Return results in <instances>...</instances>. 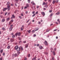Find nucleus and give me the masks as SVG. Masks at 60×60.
Returning a JSON list of instances; mask_svg holds the SVG:
<instances>
[{
    "label": "nucleus",
    "instance_id": "obj_1",
    "mask_svg": "<svg viewBox=\"0 0 60 60\" xmlns=\"http://www.w3.org/2000/svg\"><path fill=\"white\" fill-rule=\"evenodd\" d=\"M20 48L18 46H16L15 47V49H16L17 51H20Z\"/></svg>",
    "mask_w": 60,
    "mask_h": 60
},
{
    "label": "nucleus",
    "instance_id": "obj_2",
    "mask_svg": "<svg viewBox=\"0 0 60 60\" xmlns=\"http://www.w3.org/2000/svg\"><path fill=\"white\" fill-rule=\"evenodd\" d=\"M41 13L43 17H44V16L45 15V12H41Z\"/></svg>",
    "mask_w": 60,
    "mask_h": 60
},
{
    "label": "nucleus",
    "instance_id": "obj_3",
    "mask_svg": "<svg viewBox=\"0 0 60 60\" xmlns=\"http://www.w3.org/2000/svg\"><path fill=\"white\" fill-rule=\"evenodd\" d=\"M44 44L45 45H48V43H47V41H45V42H44Z\"/></svg>",
    "mask_w": 60,
    "mask_h": 60
},
{
    "label": "nucleus",
    "instance_id": "obj_4",
    "mask_svg": "<svg viewBox=\"0 0 60 60\" xmlns=\"http://www.w3.org/2000/svg\"><path fill=\"white\" fill-rule=\"evenodd\" d=\"M10 5H8L7 6V9L8 10H9V11L10 10Z\"/></svg>",
    "mask_w": 60,
    "mask_h": 60
},
{
    "label": "nucleus",
    "instance_id": "obj_5",
    "mask_svg": "<svg viewBox=\"0 0 60 60\" xmlns=\"http://www.w3.org/2000/svg\"><path fill=\"white\" fill-rule=\"evenodd\" d=\"M28 46V44H27L25 45V47L26 48H27Z\"/></svg>",
    "mask_w": 60,
    "mask_h": 60
},
{
    "label": "nucleus",
    "instance_id": "obj_6",
    "mask_svg": "<svg viewBox=\"0 0 60 60\" xmlns=\"http://www.w3.org/2000/svg\"><path fill=\"white\" fill-rule=\"evenodd\" d=\"M10 18H9V17L7 18V19H6L7 21H9V20H10Z\"/></svg>",
    "mask_w": 60,
    "mask_h": 60
},
{
    "label": "nucleus",
    "instance_id": "obj_7",
    "mask_svg": "<svg viewBox=\"0 0 60 60\" xmlns=\"http://www.w3.org/2000/svg\"><path fill=\"white\" fill-rule=\"evenodd\" d=\"M7 8H4L3 9V11H5V10H7Z\"/></svg>",
    "mask_w": 60,
    "mask_h": 60
},
{
    "label": "nucleus",
    "instance_id": "obj_8",
    "mask_svg": "<svg viewBox=\"0 0 60 60\" xmlns=\"http://www.w3.org/2000/svg\"><path fill=\"white\" fill-rule=\"evenodd\" d=\"M39 48L41 49H42V48H43V47H42L41 46H39Z\"/></svg>",
    "mask_w": 60,
    "mask_h": 60
},
{
    "label": "nucleus",
    "instance_id": "obj_9",
    "mask_svg": "<svg viewBox=\"0 0 60 60\" xmlns=\"http://www.w3.org/2000/svg\"><path fill=\"white\" fill-rule=\"evenodd\" d=\"M60 13L59 12H58L57 13H56V15H59V14Z\"/></svg>",
    "mask_w": 60,
    "mask_h": 60
},
{
    "label": "nucleus",
    "instance_id": "obj_10",
    "mask_svg": "<svg viewBox=\"0 0 60 60\" xmlns=\"http://www.w3.org/2000/svg\"><path fill=\"white\" fill-rule=\"evenodd\" d=\"M35 31H37V30H39V29L37 28H36L35 29Z\"/></svg>",
    "mask_w": 60,
    "mask_h": 60
},
{
    "label": "nucleus",
    "instance_id": "obj_11",
    "mask_svg": "<svg viewBox=\"0 0 60 60\" xmlns=\"http://www.w3.org/2000/svg\"><path fill=\"white\" fill-rule=\"evenodd\" d=\"M14 41V39H12L11 40V42H13V41Z\"/></svg>",
    "mask_w": 60,
    "mask_h": 60
},
{
    "label": "nucleus",
    "instance_id": "obj_12",
    "mask_svg": "<svg viewBox=\"0 0 60 60\" xmlns=\"http://www.w3.org/2000/svg\"><path fill=\"white\" fill-rule=\"evenodd\" d=\"M2 22H4L5 21V19H3L2 20Z\"/></svg>",
    "mask_w": 60,
    "mask_h": 60
},
{
    "label": "nucleus",
    "instance_id": "obj_13",
    "mask_svg": "<svg viewBox=\"0 0 60 60\" xmlns=\"http://www.w3.org/2000/svg\"><path fill=\"white\" fill-rule=\"evenodd\" d=\"M13 26V25H11L10 26V28H13V27H12Z\"/></svg>",
    "mask_w": 60,
    "mask_h": 60
},
{
    "label": "nucleus",
    "instance_id": "obj_14",
    "mask_svg": "<svg viewBox=\"0 0 60 60\" xmlns=\"http://www.w3.org/2000/svg\"><path fill=\"white\" fill-rule=\"evenodd\" d=\"M53 15V13H52L51 15L50 16V17H51Z\"/></svg>",
    "mask_w": 60,
    "mask_h": 60
},
{
    "label": "nucleus",
    "instance_id": "obj_15",
    "mask_svg": "<svg viewBox=\"0 0 60 60\" xmlns=\"http://www.w3.org/2000/svg\"><path fill=\"white\" fill-rule=\"evenodd\" d=\"M26 6L28 7H29V4H26Z\"/></svg>",
    "mask_w": 60,
    "mask_h": 60
},
{
    "label": "nucleus",
    "instance_id": "obj_16",
    "mask_svg": "<svg viewBox=\"0 0 60 60\" xmlns=\"http://www.w3.org/2000/svg\"><path fill=\"white\" fill-rule=\"evenodd\" d=\"M50 30L49 29H47V30H46V33L47 32H49V31H50Z\"/></svg>",
    "mask_w": 60,
    "mask_h": 60
},
{
    "label": "nucleus",
    "instance_id": "obj_17",
    "mask_svg": "<svg viewBox=\"0 0 60 60\" xmlns=\"http://www.w3.org/2000/svg\"><path fill=\"white\" fill-rule=\"evenodd\" d=\"M10 4V3L9 2H8L7 3V5H9Z\"/></svg>",
    "mask_w": 60,
    "mask_h": 60
},
{
    "label": "nucleus",
    "instance_id": "obj_18",
    "mask_svg": "<svg viewBox=\"0 0 60 60\" xmlns=\"http://www.w3.org/2000/svg\"><path fill=\"white\" fill-rule=\"evenodd\" d=\"M18 36H20V35H21V34H20V32H19V33H18Z\"/></svg>",
    "mask_w": 60,
    "mask_h": 60
},
{
    "label": "nucleus",
    "instance_id": "obj_19",
    "mask_svg": "<svg viewBox=\"0 0 60 60\" xmlns=\"http://www.w3.org/2000/svg\"><path fill=\"white\" fill-rule=\"evenodd\" d=\"M53 54L54 55V56H55V55H56V53H55V52L53 51Z\"/></svg>",
    "mask_w": 60,
    "mask_h": 60
},
{
    "label": "nucleus",
    "instance_id": "obj_20",
    "mask_svg": "<svg viewBox=\"0 0 60 60\" xmlns=\"http://www.w3.org/2000/svg\"><path fill=\"white\" fill-rule=\"evenodd\" d=\"M36 57H35V58H34L32 59V60H36Z\"/></svg>",
    "mask_w": 60,
    "mask_h": 60
},
{
    "label": "nucleus",
    "instance_id": "obj_21",
    "mask_svg": "<svg viewBox=\"0 0 60 60\" xmlns=\"http://www.w3.org/2000/svg\"><path fill=\"white\" fill-rule=\"evenodd\" d=\"M12 22L10 21L9 22V25H11V24H12Z\"/></svg>",
    "mask_w": 60,
    "mask_h": 60
},
{
    "label": "nucleus",
    "instance_id": "obj_22",
    "mask_svg": "<svg viewBox=\"0 0 60 60\" xmlns=\"http://www.w3.org/2000/svg\"><path fill=\"white\" fill-rule=\"evenodd\" d=\"M47 3H46L45 2H44L43 3V5H45V4H46Z\"/></svg>",
    "mask_w": 60,
    "mask_h": 60
},
{
    "label": "nucleus",
    "instance_id": "obj_23",
    "mask_svg": "<svg viewBox=\"0 0 60 60\" xmlns=\"http://www.w3.org/2000/svg\"><path fill=\"white\" fill-rule=\"evenodd\" d=\"M23 28L24 27H21V31H23Z\"/></svg>",
    "mask_w": 60,
    "mask_h": 60
},
{
    "label": "nucleus",
    "instance_id": "obj_24",
    "mask_svg": "<svg viewBox=\"0 0 60 60\" xmlns=\"http://www.w3.org/2000/svg\"><path fill=\"white\" fill-rule=\"evenodd\" d=\"M3 52V49H2L0 51V53H2Z\"/></svg>",
    "mask_w": 60,
    "mask_h": 60
},
{
    "label": "nucleus",
    "instance_id": "obj_25",
    "mask_svg": "<svg viewBox=\"0 0 60 60\" xmlns=\"http://www.w3.org/2000/svg\"><path fill=\"white\" fill-rule=\"evenodd\" d=\"M9 30L10 31H11V30H12V28H9Z\"/></svg>",
    "mask_w": 60,
    "mask_h": 60
},
{
    "label": "nucleus",
    "instance_id": "obj_26",
    "mask_svg": "<svg viewBox=\"0 0 60 60\" xmlns=\"http://www.w3.org/2000/svg\"><path fill=\"white\" fill-rule=\"evenodd\" d=\"M8 49H10V45L8 46V47H7Z\"/></svg>",
    "mask_w": 60,
    "mask_h": 60
},
{
    "label": "nucleus",
    "instance_id": "obj_27",
    "mask_svg": "<svg viewBox=\"0 0 60 60\" xmlns=\"http://www.w3.org/2000/svg\"><path fill=\"white\" fill-rule=\"evenodd\" d=\"M33 10H34L35 9V7H34V6L33 7Z\"/></svg>",
    "mask_w": 60,
    "mask_h": 60
},
{
    "label": "nucleus",
    "instance_id": "obj_28",
    "mask_svg": "<svg viewBox=\"0 0 60 60\" xmlns=\"http://www.w3.org/2000/svg\"><path fill=\"white\" fill-rule=\"evenodd\" d=\"M27 7H27L26 6L24 7V9H27Z\"/></svg>",
    "mask_w": 60,
    "mask_h": 60
},
{
    "label": "nucleus",
    "instance_id": "obj_29",
    "mask_svg": "<svg viewBox=\"0 0 60 60\" xmlns=\"http://www.w3.org/2000/svg\"><path fill=\"white\" fill-rule=\"evenodd\" d=\"M17 55H17V54L16 53H15V56H17Z\"/></svg>",
    "mask_w": 60,
    "mask_h": 60
},
{
    "label": "nucleus",
    "instance_id": "obj_30",
    "mask_svg": "<svg viewBox=\"0 0 60 60\" xmlns=\"http://www.w3.org/2000/svg\"><path fill=\"white\" fill-rule=\"evenodd\" d=\"M55 2V1L54 0H53L52 2V4H54Z\"/></svg>",
    "mask_w": 60,
    "mask_h": 60
},
{
    "label": "nucleus",
    "instance_id": "obj_31",
    "mask_svg": "<svg viewBox=\"0 0 60 60\" xmlns=\"http://www.w3.org/2000/svg\"><path fill=\"white\" fill-rule=\"evenodd\" d=\"M18 34V33H16V34H15V35L16 36H17Z\"/></svg>",
    "mask_w": 60,
    "mask_h": 60
},
{
    "label": "nucleus",
    "instance_id": "obj_32",
    "mask_svg": "<svg viewBox=\"0 0 60 60\" xmlns=\"http://www.w3.org/2000/svg\"><path fill=\"white\" fill-rule=\"evenodd\" d=\"M32 33L33 34V33H34V30H33L32 31Z\"/></svg>",
    "mask_w": 60,
    "mask_h": 60
},
{
    "label": "nucleus",
    "instance_id": "obj_33",
    "mask_svg": "<svg viewBox=\"0 0 60 60\" xmlns=\"http://www.w3.org/2000/svg\"><path fill=\"white\" fill-rule=\"evenodd\" d=\"M10 21H11V22H13V20L12 19Z\"/></svg>",
    "mask_w": 60,
    "mask_h": 60
},
{
    "label": "nucleus",
    "instance_id": "obj_34",
    "mask_svg": "<svg viewBox=\"0 0 60 60\" xmlns=\"http://www.w3.org/2000/svg\"><path fill=\"white\" fill-rule=\"evenodd\" d=\"M28 33H31V30H29L28 31Z\"/></svg>",
    "mask_w": 60,
    "mask_h": 60
},
{
    "label": "nucleus",
    "instance_id": "obj_35",
    "mask_svg": "<svg viewBox=\"0 0 60 60\" xmlns=\"http://www.w3.org/2000/svg\"><path fill=\"white\" fill-rule=\"evenodd\" d=\"M15 55H13V58H14V57H15Z\"/></svg>",
    "mask_w": 60,
    "mask_h": 60
},
{
    "label": "nucleus",
    "instance_id": "obj_36",
    "mask_svg": "<svg viewBox=\"0 0 60 60\" xmlns=\"http://www.w3.org/2000/svg\"><path fill=\"white\" fill-rule=\"evenodd\" d=\"M30 57V54H29L28 55V57Z\"/></svg>",
    "mask_w": 60,
    "mask_h": 60
},
{
    "label": "nucleus",
    "instance_id": "obj_37",
    "mask_svg": "<svg viewBox=\"0 0 60 60\" xmlns=\"http://www.w3.org/2000/svg\"><path fill=\"white\" fill-rule=\"evenodd\" d=\"M12 17H13V18H15V17L14 16V15H12Z\"/></svg>",
    "mask_w": 60,
    "mask_h": 60
},
{
    "label": "nucleus",
    "instance_id": "obj_38",
    "mask_svg": "<svg viewBox=\"0 0 60 60\" xmlns=\"http://www.w3.org/2000/svg\"><path fill=\"white\" fill-rule=\"evenodd\" d=\"M38 11H37L36 13L35 14H38Z\"/></svg>",
    "mask_w": 60,
    "mask_h": 60
},
{
    "label": "nucleus",
    "instance_id": "obj_39",
    "mask_svg": "<svg viewBox=\"0 0 60 60\" xmlns=\"http://www.w3.org/2000/svg\"><path fill=\"white\" fill-rule=\"evenodd\" d=\"M14 37H15V35H13V36H12V38H14Z\"/></svg>",
    "mask_w": 60,
    "mask_h": 60
},
{
    "label": "nucleus",
    "instance_id": "obj_40",
    "mask_svg": "<svg viewBox=\"0 0 60 60\" xmlns=\"http://www.w3.org/2000/svg\"><path fill=\"white\" fill-rule=\"evenodd\" d=\"M53 48H50V50H53Z\"/></svg>",
    "mask_w": 60,
    "mask_h": 60
},
{
    "label": "nucleus",
    "instance_id": "obj_41",
    "mask_svg": "<svg viewBox=\"0 0 60 60\" xmlns=\"http://www.w3.org/2000/svg\"><path fill=\"white\" fill-rule=\"evenodd\" d=\"M34 3V1L32 2H31V4H33Z\"/></svg>",
    "mask_w": 60,
    "mask_h": 60
},
{
    "label": "nucleus",
    "instance_id": "obj_42",
    "mask_svg": "<svg viewBox=\"0 0 60 60\" xmlns=\"http://www.w3.org/2000/svg\"><path fill=\"white\" fill-rule=\"evenodd\" d=\"M28 1L29 3H30V0H28Z\"/></svg>",
    "mask_w": 60,
    "mask_h": 60
},
{
    "label": "nucleus",
    "instance_id": "obj_43",
    "mask_svg": "<svg viewBox=\"0 0 60 60\" xmlns=\"http://www.w3.org/2000/svg\"><path fill=\"white\" fill-rule=\"evenodd\" d=\"M19 18H20V19H22V17L21 16H19Z\"/></svg>",
    "mask_w": 60,
    "mask_h": 60
},
{
    "label": "nucleus",
    "instance_id": "obj_44",
    "mask_svg": "<svg viewBox=\"0 0 60 60\" xmlns=\"http://www.w3.org/2000/svg\"><path fill=\"white\" fill-rule=\"evenodd\" d=\"M52 60H54V57L52 58Z\"/></svg>",
    "mask_w": 60,
    "mask_h": 60
},
{
    "label": "nucleus",
    "instance_id": "obj_45",
    "mask_svg": "<svg viewBox=\"0 0 60 60\" xmlns=\"http://www.w3.org/2000/svg\"><path fill=\"white\" fill-rule=\"evenodd\" d=\"M2 29L3 30H5V28H2Z\"/></svg>",
    "mask_w": 60,
    "mask_h": 60
},
{
    "label": "nucleus",
    "instance_id": "obj_46",
    "mask_svg": "<svg viewBox=\"0 0 60 60\" xmlns=\"http://www.w3.org/2000/svg\"><path fill=\"white\" fill-rule=\"evenodd\" d=\"M20 52H18V54H20Z\"/></svg>",
    "mask_w": 60,
    "mask_h": 60
},
{
    "label": "nucleus",
    "instance_id": "obj_47",
    "mask_svg": "<svg viewBox=\"0 0 60 60\" xmlns=\"http://www.w3.org/2000/svg\"><path fill=\"white\" fill-rule=\"evenodd\" d=\"M35 15V14H34L33 15L32 17H34V16Z\"/></svg>",
    "mask_w": 60,
    "mask_h": 60
},
{
    "label": "nucleus",
    "instance_id": "obj_48",
    "mask_svg": "<svg viewBox=\"0 0 60 60\" xmlns=\"http://www.w3.org/2000/svg\"><path fill=\"white\" fill-rule=\"evenodd\" d=\"M21 50H23V48L21 47Z\"/></svg>",
    "mask_w": 60,
    "mask_h": 60
},
{
    "label": "nucleus",
    "instance_id": "obj_49",
    "mask_svg": "<svg viewBox=\"0 0 60 60\" xmlns=\"http://www.w3.org/2000/svg\"><path fill=\"white\" fill-rule=\"evenodd\" d=\"M33 5H35L36 4H35V3H33Z\"/></svg>",
    "mask_w": 60,
    "mask_h": 60
},
{
    "label": "nucleus",
    "instance_id": "obj_50",
    "mask_svg": "<svg viewBox=\"0 0 60 60\" xmlns=\"http://www.w3.org/2000/svg\"><path fill=\"white\" fill-rule=\"evenodd\" d=\"M56 48H54V51H56Z\"/></svg>",
    "mask_w": 60,
    "mask_h": 60
},
{
    "label": "nucleus",
    "instance_id": "obj_51",
    "mask_svg": "<svg viewBox=\"0 0 60 60\" xmlns=\"http://www.w3.org/2000/svg\"><path fill=\"white\" fill-rule=\"evenodd\" d=\"M58 2V0H56V3H57Z\"/></svg>",
    "mask_w": 60,
    "mask_h": 60
},
{
    "label": "nucleus",
    "instance_id": "obj_52",
    "mask_svg": "<svg viewBox=\"0 0 60 60\" xmlns=\"http://www.w3.org/2000/svg\"><path fill=\"white\" fill-rule=\"evenodd\" d=\"M27 58H26V57H25L24 60H27Z\"/></svg>",
    "mask_w": 60,
    "mask_h": 60
},
{
    "label": "nucleus",
    "instance_id": "obj_53",
    "mask_svg": "<svg viewBox=\"0 0 60 60\" xmlns=\"http://www.w3.org/2000/svg\"><path fill=\"white\" fill-rule=\"evenodd\" d=\"M45 7L46 8H47V7H48V6H45Z\"/></svg>",
    "mask_w": 60,
    "mask_h": 60
},
{
    "label": "nucleus",
    "instance_id": "obj_54",
    "mask_svg": "<svg viewBox=\"0 0 60 60\" xmlns=\"http://www.w3.org/2000/svg\"><path fill=\"white\" fill-rule=\"evenodd\" d=\"M29 20H30V19H29L26 22L27 23H28L29 21Z\"/></svg>",
    "mask_w": 60,
    "mask_h": 60
},
{
    "label": "nucleus",
    "instance_id": "obj_55",
    "mask_svg": "<svg viewBox=\"0 0 60 60\" xmlns=\"http://www.w3.org/2000/svg\"><path fill=\"white\" fill-rule=\"evenodd\" d=\"M19 0H15V1L16 2H18V1H19Z\"/></svg>",
    "mask_w": 60,
    "mask_h": 60
},
{
    "label": "nucleus",
    "instance_id": "obj_56",
    "mask_svg": "<svg viewBox=\"0 0 60 60\" xmlns=\"http://www.w3.org/2000/svg\"><path fill=\"white\" fill-rule=\"evenodd\" d=\"M43 9L44 10H46V8H44Z\"/></svg>",
    "mask_w": 60,
    "mask_h": 60
},
{
    "label": "nucleus",
    "instance_id": "obj_57",
    "mask_svg": "<svg viewBox=\"0 0 60 60\" xmlns=\"http://www.w3.org/2000/svg\"><path fill=\"white\" fill-rule=\"evenodd\" d=\"M34 13H35V11H33L32 12L33 14H34Z\"/></svg>",
    "mask_w": 60,
    "mask_h": 60
},
{
    "label": "nucleus",
    "instance_id": "obj_58",
    "mask_svg": "<svg viewBox=\"0 0 60 60\" xmlns=\"http://www.w3.org/2000/svg\"><path fill=\"white\" fill-rule=\"evenodd\" d=\"M31 22H30L28 24V25H31Z\"/></svg>",
    "mask_w": 60,
    "mask_h": 60
},
{
    "label": "nucleus",
    "instance_id": "obj_59",
    "mask_svg": "<svg viewBox=\"0 0 60 60\" xmlns=\"http://www.w3.org/2000/svg\"><path fill=\"white\" fill-rule=\"evenodd\" d=\"M2 57H1L0 58V60H2Z\"/></svg>",
    "mask_w": 60,
    "mask_h": 60
},
{
    "label": "nucleus",
    "instance_id": "obj_60",
    "mask_svg": "<svg viewBox=\"0 0 60 60\" xmlns=\"http://www.w3.org/2000/svg\"><path fill=\"white\" fill-rule=\"evenodd\" d=\"M0 17L1 18H2V17H3V16L0 15Z\"/></svg>",
    "mask_w": 60,
    "mask_h": 60
},
{
    "label": "nucleus",
    "instance_id": "obj_61",
    "mask_svg": "<svg viewBox=\"0 0 60 60\" xmlns=\"http://www.w3.org/2000/svg\"><path fill=\"white\" fill-rule=\"evenodd\" d=\"M49 12H52V10H50L49 11Z\"/></svg>",
    "mask_w": 60,
    "mask_h": 60
},
{
    "label": "nucleus",
    "instance_id": "obj_62",
    "mask_svg": "<svg viewBox=\"0 0 60 60\" xmlns=\"http://www.w3.org/2000/svg\"><path fill=\"white\" fill-rule=\"evenodd\" d=\"M26 14H27L28 13V12L27 11H26Z\"/></svg>",
    "mask_w": 60,
    "mask_h": 60
},
{
    "label": "nucleus",
    "instance_id": "obj_63",
    "mask_svg": "<svg viewBox=\"0 0 60 60\" xmlns=\"http://www.w3.org/2000/svg\"><path fill=\"white\" fill-rule=\"evenodd\" d=\"M21 15L22 16H23V14H21Z\"/></svg>",
    "mask_w": 60,
    "mask_h": 60
},
{
    "label": "nucleus",
    "instance_id": "obj_64",
    "mask_svg": "<svg viewBox=\"0 0 60 60\" xmlns=\"http://www.w3.org/2000/svg\"><path fill=\"white\" fill-rule=\"evenodd\" d=\"M15 6H17V5L16 4H15Z\"/></svg>",
    "mask_w": 60,
    "mask_h": 60
}]
</instances>
